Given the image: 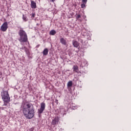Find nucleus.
Masks as SVG:
<instances>
[{
	"instance_id": "obj_1",
	"label": "nucleus",
	"mask_w": 131,
	"mask_h": 131,
	"mask_svg": "<svg viewBox=\"0 0 131 131\" xmlns=\"http://www.w3.org/2000/svg\"><path fill=\"white\" fill-rule=\"evenodd\" d=\"M23 113L27 119H31L34 117V108H31V104L28 102H23L21 105Z\"/></svg>"
},
{
	"instance_id": "obj_2",
	"label": "nucleus",
	"mask_w": 131,
	"mask_h": 131,
	"mask_svg": "<svg viewBox=\"0 0 131 131\" xmlns=\"http://www.w3.org/2000/svg\"><path fill=\"white\" fill-rule=\"evenodd\" d=\"M2 99L4 102L3 106H7L8 104L10 103L11 98L9 95V92L8 91H4L1 93Z\"/></svg>"
},
{
	"instance_id": "obj_3",
	"label": "nucleus",
	"mask_w": 131,
	"mask_h": 131,
	"mask_svg": "<svg viewBox=\"0 0 131 131\" xmlns=\"http://www.w3.org/2000/svg\"><path fill=\"white\" fill-rule=\"evenodd\" d=\"M18 34L20 36L19 40L20 42H27L28 41V37L26 31L23 30H20Z\"/></svg>"
},
{
	"instance_id": "obj_4",
	"label": "nucleus",
	"mask_w": 131,
	"mask_h": 131,
	"mask_svg": "<svg viewBox=\"0 0 131 131\" xmlns=\"http://www.w3.org/2000/svg\"><path fill=\"white\" fill-rule=\"evenodd\" d=\"M45 109H46V103L42 102L40 104V108L38 109V114H41L45 111Z\"/></svg>"
},
{
	"instance_id": "obj_5",
	"label": "nucleus",
	"mask_w": 131,
	"mask_h": 131,
	"mask_svg": "<svg viewBox=\"0 0 131 131\" xmlns=\"http://www.w3.org/2000/svg\"><path fill=\"white\" fill-rule=\"evenodd\" d=\"M8 23L7 21L4 23V24L2 25L1 27V30L2 31H3L5 32V31H7V29H8Z\"/></svg>"
},
{
	"instance_id": "obj_6",
	"label": "nucleus",
	"mask_w": 131,
	"mask_h": 131,
	"mask_svg": "<svg viewBox=\"0 0 131 131\" xmlns=\"http://www.w3.org/2000/svg\"><path fill=\"white\" fill-rule=\"evenodd\" d=\"M60 119H59V117H55L52 122V125H56L58 122H59Z\"/></svg>"
},
{
	"instance_id": "obj_7",
	"label": "nucleus",
	"mask_w": 131,
	"mask_h": 131,
	"mask_svg": "<svg viewBox=\"0 0 131 131\" xmlns=\"http://www.w3.org/2000/svg\"><path fill=\"white\" fill-rule=\"evenodd\" d=\"M72 44L74 48H78L79 47V42L76 40H73Z\"/></svg>"
},
{
	"instance_id": "obj_8",
	"label": "nucleus",
	"mask_w": 131,
	"mask_h": 131,
	"mask_svg": "<svg viewBox=\"0 0 131 131\" xmlns=\"http://www.w3.org/2000/svg\"><path fill=\"white\" fill-rule=\"evenodd\" d=\"M31 7L32 9H36V3L33 1H31Z\"/></svg>"
},
{
	"instance_id": "obj_9",
	"label": "nucleus",
	"mask_w": 131,
	"mask_h": 131,
	"mask_svg": "<svg viewBox=\"0 0 131 131\" xmlns=\"http://www.w3.org/2000/svg\"><path fill=\"white\" fill-rule=\"evenodd\" d=\"M60 42L62 45H63V46H66L67 45V41L64 38H61L60 39Z\"/></svg>"
},
{
	"instance_id": "obj_10",
	"label": "nucleus",
	"mask_w": 131,
	"mask_h": 131,
	"mask_svg": "<svg viewBox=\"0 0 131 131\" xmlns=\"http://www.w3.org/2000/svg\"><path fill=\"white\" fill-rule=\"evenodd\" d=\"M43 56H47L48 55V54H49V49L48 48H45L42 52Z\"/></svg>"
},
{
	"instance_id": "obj_11",
	"label": "nucleus",
	"mask_w": 131,
	"mask_h": 131,
	"mask_svg": "<svg viewBox=\"0 0 131 131\" xmlns=\"http://www.w3.org/2000/svg\"><path fill=\"white\" fill-rule=\"evenodd\" d=\"M73 71L76 73L78 72L79 70L78 69V66H77V65H74L73 67Z\"/></svg>"
},
{
	"instance_id": "obj_12",
	"label": "nucleus",
	"mask_w": 131,
	"mask_h": 131,
	"mask_svg": "<svg viewBox=\"0 0 131 131\" xmlns=\"http://www.w3.org/2000/svg\"><path fill=\"white\" fill-rule=\"evenodd\" d=\"M73 84V83H72V81H70L68 82L67 86H68V88H71Z\"/></svg>"
},
{
	"instance_id": "obj_13",
	"label": "nucleus",
	"mask_w": 131,
	"mask_h": 131,
	"mask_svg": "<svg viewBox=\"0 0 131 131\" xmlns=\"http://www.w3.org/2000/svg\"><path fill=\"white\" fill-rule=\"evenodd\" d=\"M50 35H55L56 34V31L55 30H52L50 32Z\"/></svg>"
},
{
	"instance_id": "obj_14",
	"label": "nucleus",
	"mask_w": 131,
	"mask_h": 131,
	"mask_svg": "<svg viewBox=\"0 0 131 131\" xmlns=\"http://www.w3.org/2000/svg\"><path fill=\"white\" fill-rule=\"evenodd\" d=\"M23 19L24 20V21H25V22H26L27 21H28V19H27V17L25 16L24 15V14L23 15Z\"/></svg>"
},
{
	"instance_id": "obj_15",
	"label": "nucleus",
	"mask_w": 131,
	"mask_h": 131,
	"mask_svg": "<svg viewBox=\"0 0 131 131\" xmlns=\"http://www.w3.org/2000/svg\"><path fill=\"white\" fill-rule=\"evenodd\" d=\"M81 8H82V9H83V8H85V4H82L81 5Z\"/></svg>"
},
{
	"instance_id": "obj_16",
	"label": "nucleus",
	"mask_w": 131,
	"mask_h": 131,
	"mask_svg": "<svg viewBox=\"0 0 131 131\" xmlns=\"http://www.w3.org/2000/svg\"><path fill=\"white\" fill-rule=\"evenodd\" d=\"M81 17V16L80 15V14H78L77 15V16L76 17L77 20H78V19H79V18H80Z\"/></svg>"
},
{
	"instance_id": "obj_17",
	"label": "nucleus",
	"mask_w": 131,
	"mask_h": 131,
	"mask_svg": "<svg viewBox=\"0 0 131 131\" xmlns=\"http://www.w3.org/2000/svg\"><path fill=\"white\" fill-rule=\"evenodd\" d=\"M35 17V13H32L31 18H34Z\"/></svg>"
},
{
	"instance_id": "obj_18",
	"label": "nucleus",
	"mask_w": 131,
	"mask_h": 131,
	"mask_svg": "<svg viewBox=\"0 0 131 131\" xmlns=\"http://www.w3.org/2000/svg\"><path fill=\"white\" fill-rule=\"evenodd\" d=\"M82 2H83V3H85V4H86L88 0H82Z\"/></svg>"
},
{
	"instance_id": "obj_19",
	"label": "nucleus",
	"mask_w": 131,
	"mask_h": 131,
	"mask_svg": "<svg viewBox=\"0 0 131 131\" xmlns=\"http://www.w3.org/2000/svg\"><path fill=\"white\" fill-rule=\"evenodd\" d=\"M55 103H56L57 104H58V99H56V100H55Z\"/></svg>"
},
{
	"instance_id": "obj_20",
	"label": "nucleus",
	"mask_w": 131,
	"mask_h": 131,
	"mask_svg": "<svg viewBox=\"0 0 131 131\" xmlns=\"http://www.w3.org/2000/svg\"><path fill=\"white\" fill-rule=\"evenodd\" d=\"M55 1H56V0H51V2H52V3H54V2H55Z\"/></svg>"
},
{
	"instance_id": "obj_21",
	"label": "nucleus",
	"mask_w": 131,
	"mask_h": 131,
	"mask_svg": "<svg viewBox=\"0 0 131 131\" xmlns=\"http://www.w3.org/2000/svg\"><path fill=\"white\" fill-rule=\"evenodd\" d=\"M36 25H37V26H39L40 24H37Z\"/></svg>"
},
{
	"instance_id": "obj_22",
	"label": "nucleus",
	"mask_w": 131,
	"mask_h": 131,
	"mask_svg": "<svg viewBox=\"0 0 131 131\" xmlns=\"http://www.w3.org/2000/svg\"><path fill=\"white\" fill-rule=\"evenodd\" d=\"M0 111H1V106H0Z\"/></svg>"
}]
</instances>
